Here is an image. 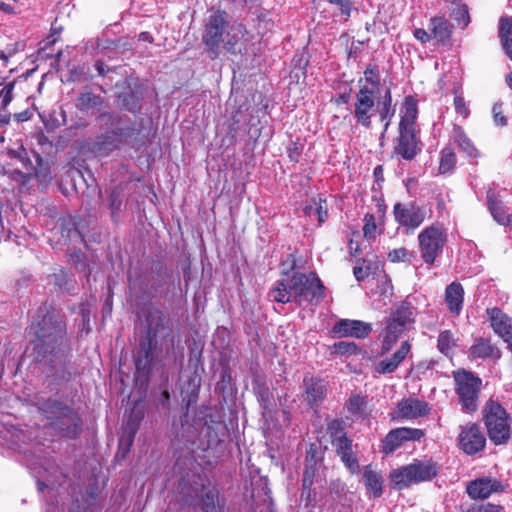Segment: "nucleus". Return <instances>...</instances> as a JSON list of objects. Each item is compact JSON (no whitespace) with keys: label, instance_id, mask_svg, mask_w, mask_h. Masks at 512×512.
<instances>
[{"label":"nucleus","instance_id":"nucleus-11","mask_svg":"<svg viewBox=\"0 0 512 512\" xmlns=\"http://www.w3.org/2000/svg\"><path fill=\"white\" fill-rule=\"evenodd\" d=\"M490 326L496 335L506 343L512 340V318L502 312L499 308L487 310Z\"/></svg>","mask_w":512,"mask_h":512},{"label":"nucleus","instance_id":"nucleus-57","mask_svg":"<svg viewBox=\"0 0 512 512\" xmlns=\"http://www.w3.org/2000/svg\"><path fill=\"white\" fill-rule=\"evenodd\" d=\"M4 142V137L0 135V144Z\"/></svg>","mask_w":512,"mask_h":512},{"label":"nucleus","instance_id":"nucleus-19","mask_svg":"<svg viewBox=\"0 0 512 512\" xmlns=\"http://www.w3.org/2000/svg\"><path fill=\"white\" fill-rule=\"evenodd\" d=\"M410 351L407 341L403 342L400 348L389 359L381 360L376 365V371L382 374L394 372Z\"/></svg>","mask_w":512,"mask_h":512},{"label":"nucleus","instance_id":"nucleus-46","mask_svg":"<svg viewBox=\"0 0 512 512\" xmlns=\"http://www.w3.org/2000/svg\"><path fill=\"white\" fill-rule=\"evenodd\" d=\"M397 339H398V337H396L395 335L393 336V334H390L389 332H387L385 330L383 344H382V352L386 353V352L390 351L392 349L393 345L395 344V342L397 341Z\"/></svg>","mask_w":512,"mask_h":512},{"label":"nucleus","instance_id":"nucleus-1","mask_svg":"<svg viewBox=\"0 0 512 512\" xmlns=\"http://www.w3.org/2000/svg\"><path fill=\"white\" fill-rule=\"evenodd\" d=\"M246 35V29L242 24L227 25L224 13L216 12L209 18L203 42L214 57L218 55L221 46L228 52L236 54L246 49Z\"/></svg>","mask_w":512,"mask_h":512},{"label":"nucleus","instance_id":"nucleus-28","mask_svg":"<svg viewBox=\"0 0 512 512\" xmlns=\"http://www.w3.org/2000/svg\"><path fill=\"white\" fill-rule=\"evenodd\" d=\"M488 206L496 222L512 228V214L507 213L502 204L494 201L490 195H488Z\"/></svg>","mask_w":512,"mask_h":512},{"label":"nucleus","instance_id":"nucleus-24","mask_svg":"<svg viewBox=\"0 0 512 512\" xmlns=\"http://www.w3.org/2000/svg\"><path fill=\"white\" fill-rule=\"evenodd\" d=\"M306 387L305 397L310 404H316L321 401L325 395V386L320 380L314 378H305Z\"/></svg>","mask_w":512,"mask_h":512},{"label":"nucleus","instance_id":"nucleus-41","mask_svg":"<svg viewBox=\"0 0 512 512\" xmlns=\"http://www.w3.org/2000/svg\"><path fill=\"white\" fill-rule=\"evenodd\" d=\"M409 256H410L409 251L404 247L394 249L388 253V259L391 262L406 261Z\"/></svg>","mask_w":512,"mask_h":512},{"label":"nucleus","instance_id":"nucleus-13","mask_svg":"<svg viewBox=\"0 0 512 512\" xmlns=\"http://www.w3.org/2000/svg\"><path fill=\"white\" fill-rule=\"evenodd\" d=\"M429 412L428 404L422 400L408 398L400 401L393 414L394 419H414L426 415Z\"/></svg>","mask_w":512,"mask_h":512},{"label":"nucleus","instance_id":"nucleus-56","mask_svg":"<svg viewBox=\"0 0 512 512\" xmlns=\"http://www.w3.org/2000/svg\"><path fill=\"white\" fill-rule=\"evenodd\" d=\"M508 344V348L511 350L512 352V340H510V342L507 343Z\"/></svg>","mask_w":512,"mask_h":512},{"label":"nucleus","instance_id":"nucleus-29","mask_svg":"<svg viewBox=\"0 0 512 512\" xmlns=\"http://www.w3.org/2000/svg\"><path fill=\"white\" fill-rule=\"evenodd\" d=\"M454 141L458 145V147L466 153V155L470 158L479 157V152L471 142V140L466 136L464 131L461 128H456L454 130Z\"/></svg>","mask_w":512,"mask_h":512},{"label":"nucleus","instance_id":"nucleus-47","mask_svg":"<svg viewBox=\"0 0 512 512\" xmlns=\"http://www.w3.org/2000/svg\"><path fill=\"white\" fill-rule=\"evenodd\" d=\"M493 118L497 125L499 126H505L506 125V118L502 115L501 106L496 104L493 107Z\"/></svg>","mask_w":512,"mask_h":512},{"label":"nucleus","instance_id":"nucleus-37","mask_svg":"<svg viewBox=\"0 0 512 512\" xmlns=\"http://www.w3.org/2000/svg\"><path fill=\"white\" fill-rule=\"evenodd\" d=\"M363 233L368 239H374L377 235V225L374 216L371 214L364 216Z\"/></svg>","mask_w":512,"mask_h":512},{"label":"nucleus","instance_id":"nucleus-32","mask_svg":"<svg viewBox=\"0 0 512 512\" xmlns=\"http://www.w3.org/2000/svg\"><path fill=\"white\" fill-rule=\"evenodd\" d=\"M407 321L408 318L405 315L398 313L388 320L385 330L393 336L399 337L405 330Z\"/></svg>","mask_w":512,"mask_h":512},{"label":"nucleus","instance_id":"nucleus-58","mask_svg":"<svg viewBox=\"0 0 512 512\" xmlns=\"http://www.w3.org/2000/svg\"><path fill=\"white\" fill-rule=\"evenodd\" d=\"M164 395H165V397H166V398H168V397H169L168 392H164Z\"/></svg>","mask_w":512,"mask_h":512},{"label":"nucleus","instance_id":"nucleus-14","mask_svg":"<svg viewBox=\"0 0 512 512\" xmlns=\"http://www.w3.org/2000/svg\"><path fill=\"white\" fill-rule=\"evenodd\" d=\"M30 329L44 343L61 338L63 331L61 323L53 322L51 316H45L37 325L32 323Z\"/></svg>","mask_w":512,"mask_h":512},{"label":"nucleus","instance_id":"nucleus-53","mask_svg":"<svg viewBox=\"0 0 512 512\" xmlns=\"http://www.w3.org/2000/svg\"><path fill=\"white\" fill-rule=\"evenodd\" d=\"M0 9L5 11V12H12V7L11 5L9 4H6V3H1L0 4Z\"/></svg>","mask_w":512,"mask_h":512},{"label":"nucleus","instance_id":"nucleus-8","mask_svg":"<svg viewBox=\"0 0 512 512\" xmlns=\"http://www.w3.org/2000/svg\"><path fill=\"white\" fill-rule=\"evenodd\" d=\"M460 448L466 454H475L481 451L486 444V438L476 424H467L461 429L458 437Z\"/></svg>","mask_w":512,"mask_h":512},{"label":"nucleus","instance_id":"nucleus-26","mask_svg":"<svg viewBox=\"0 0 512 512\" xmlns=\"http://www.w3.org/2000/svg\"><path fill=\"white\" fill-rule=\"evenodd\" d=\"M304 211L310 218L314 217L319 223H323L328 215L326 200L322 197L313 198Z\"/></svg>","mask_w":512,"mask_h":512},{"label":"nucleus","instance_id":"nucleus-7","mask_svg":"<svg viewBox=\"0 0 512 512\" xmlns=\"http://www.w3.org/2000/svg\"><path fill=\"white\" fill-rule=\"evenodd\" d=\"M395 221L403 228L406 233L413 232L418 228L426 218V208L414 203H397L393 209Z\"/></svg>","mask_w":512,"mask_h":512},{"label":"nucleus","instance_id":"nucleus-55","mask_svg":"<svg viewBox=\"0 0 512 512\" xmlns=\"http://www.w3.org/2000/svg\"><path fill=\"white\" fill-rule=\"evenodd\" d=\"M0 59L3 60L5 63L8 60L7 56L2 51H0Z\"/></svg>","mask_w":512,"mask_h":512},{"label":"nucleus","instance_id":"nucleus-35","mask_svg":"<svg viewBox=\"0 0 512 512\" xmlns=\"http://www.w3.org/2000/svg\"><path fill=\"white\" fill-rule=\"evenodd\" d=\"M257 396L264 409L263 417L266 418L270 415L272 410L273 395L267 388H261L257 391Z\"/></svg>","mask_w":512,"mask_h":512},{"label":"nucleus","instance_id":"nucleus-51","mask_svg":"<svg viewBox=\"0 0 512 512\" xmlns=\"http://www.w3.org/2000/svg\"><path fill=\"white\" fill-rule=\"evenodd\" d=\"M15 157L19 158L22 162H24V159L26 158V151L25 149L21 148L20 151L17 153H13Z\"/></svg>","mask_w":512,"mask_h":512},{"label":"nucleus","instance_id":"nucleus-34","mask_svg":"<svg viewBox=\"0 0 512 512\" xmlns=\"http://www.w3.org/2000/svg\"><path fill=\"white\" fill-rule=\"evenodd\" d=\"M455 346V339L450 331H443L438 337V348L441 353L449 355Z\"/></svg>","mask_w":512,"mask_h":512},{"label":"nucleus","instance_id":"nucleus-4","mask_svg":"<svg viewBox=\"0 0 512 512\" xmlns=\"http://www.w3.org/2000/svg\"><path fill=\"white\" fill-rule=\"evenodd\" d=\"M483 412L490 440L496 445L506 443L511 436V419L505 408L498 402L489 400Z\"/></svg>","mask_w":512,"mask_h":512},{"label":"nucleus","instance_id":"nucleus-16","mask_svg":"<svg viewBox=\"0 0 512 512\" xmlns=\"http://www.w3.org/2000/svg\"><path fill=\"white\" fill-rule=\"evenodd\" d=\"M400 123L399 130H413L416 131V119H417V103L416 100L408 96L405 98L400 108Z\"/></svg>","mask_w":512,"mask_h":512},{"label":"nucleus","instance_id":"nucleus-42","mask_svg":"<svg viewBox=\"0 0 512 512\" xmlns=\"http://www.w3.org/2000/svg\"><path fill=\"white\" fill-rule=\"evenodd\" d=\"M329 3L336 5L340 11L341 14L346 17V19L350 16L351 11V0H328Z\"/></svg>","mask_w":512,"mask_h":512},{"label":"nucleus","instance_id":"nucleus-45","mask_svg":"<svg viewBox=\"0 0 512 512\" xmlns=\"http://www.w3.org/2000/svg\"><path fill=\"white\" fill-rule=\"evenodd\" d=\"M13 89H14V84L9 83L1 90L0 95L2 97V104L4 107L7 106L12 101Z\"/></svg>","mask_w":512,"mask_h":512},{"label":"nucleus","instance_id":"nucleus-54","mask_svg":"<svg viewBox=\"0 0 512 512\" xmlns=\"http://www.w3.org/2000/svg\"><path fill=\"white\" fill-rule=\"evenodd\" d=\"M139 39L143 40V41H151V37H150L149 33H147V32L141 33L139 35Z\"/></svg>","mask_w":512,"mask_h":512},{"label":"nucleus","instance_id":"nucleus-30","mask_svg":"<svg viewBox=\"0 0 512 512\" xmlns=\"http://www.w3.org/2000/svg\"><path fill=\"white\" fill-rule=\"evenodd\" d=\"M366 399L360 395H351L348 399L345 409L347 413L353 418L362 417L366 407Z\"/></svg>","mask_w":512,"mask_h":512},{"label":"nucleus","instance_id":"nucleus-17","mask_svg":"<svg viewBox=\"0 0 512 512\" xmlns=\"http://www.w3.org/2000/svg\"><path fill=\"white\" fill-rule=\"evenodd\" d=\"M416 484L420 482L430 481L433 479L439 470L436 463L430 460H415L409 464Z\"/></svg>","mask_w":512,"mask_h":512},{"label":"nucleus","instance_id":"nucleus-15","mask_svg":"<svg viewBox=\"0 0 512 512\" xmlns=\"http://www.w3.org/2000/svg\"><path fill=\"white\" fill-rule=\"evenodd\" d=\"M418 151L416 131L399 130V140L395 152L406 160L413 159Z\"/></svg>","mask_w":512,"mask_h":512},{"label":"nucleus","instance_id":"nucleus-50","mask_svg":"<svg viewBox=\"0 0 512 512\" xmlns=\"http://www.w3.org/2000/svg\"><path fill=\"white\" fill-rule=\"evenodd\" d=\"M354 275L357 280H363L368 276V270L363 267H355L354 268Z\"/></svg>","mask_w":512,"mask_h":512},{"label":"nucleus","instance_id":"nucleus-31","mask_svg":"<svg viewBox=\"0 0 512 512\" xmlns=\"http://www.w3.org/2000/svg\"><path fill=\"white\" fill-rule=\"evenodd\" d=\"M500 36L506 54L512 60V20L504 19L501 21Z\"/></svg>","mask_w":512,"mask_h":512},{"label":"nucleus","instance_id":"nucleus-2","mask_svg":"<svg viewBox=\"0 0 512 512\" xmlns=\"http://www.w3.org/2000/svg\"><path fill=\"white\" fill-rule=\"evenodd\" d=\"M324 287L315 274L296 273L291 277L281 279L271 292V298L279 303L296 301L318 302L323 297Z\"/></svg>","mask_w":512,"mask_h":512},{"label":"nucleus","instance_id":"nucleus-49","mask_svg":"<svg viewBox=\"0 0 512 512\" xmlns=\"http://www.w3.org/2000/svg\"><path fill=\"white\" fill-rule=\"evenodd\" d=\"M133 442V436H129L127 439L122 438L119 443V449L123 452L122 457L130 450Z\"/></svg>","mask_w":512,"mask_h":512},{"label":"nucleus","instance_id":"nucleus-27","mask_svg":"<svg viewBox=\"0 0 512 512\" xmlns=\"http://www.w3.org/2000/svg\"><path fill=\"white\" fill-rule=\"evenodd\" d=\"M360 88H367L375 94H381V83L379 73L376 68L368 67L364 71V77L359 81Z\"/></svg>","mask_w":512,"mask_h":512},{"label":"nucleus","instance_id":"nucleus-43","mask_svg":"<svg viewBox=\"0 0 512 512\" xmlns=\"http://www.w3.org/2000/svg\"><path fill=\"white\" fill-rule=\"evenodd\" d=\"M334 349L340 354H353L356 352L357 347L354 343L339 342L334 345Z\"/></svg>","mask_w":512,"mask_h":512},{"label":"nucleus","instance_id":"nucleus-6","mask_svg":"<svg viewBox=\"0 0 512 512\" xmlns=\"http://www.w3.org/2000/svg\"><path fill=\"white\" fill-rule=\"evenodd\" d=\"M455 382L463 409L469 413L474 412L477 409L481 380L469 372L461 371L455 374Z\"/></svg>","mask_w":512,"mask_h":512},{"label":"nucleus","instance_id":"nucleus-22","mask_svg":"<svg viewBox=\"0 0 512 512\" xmlns=\"http://www.w3.org/2000/svg\"><path fill=\"white\" fill-rule=\"evenodd\" d=\"M464 291L460 284L451 283L445 291V301L451 313L458 315L462 309Z\"/></svg>","mask_w":512,"mask_h":512},{"label":"nucleus","instance_id":"nucleus-5","mask_svg":"<svg viewBox=\"0 0 512 512\" xmlns=\"http://www.w3.org/2000/svg\"><path fill=\"white\" fill-rule=\"evenodd\" d=\"M447 242V232L440 224H432L418 235L419 251L423 261L433 265Z\"/></svg>","mask_w":512,"mask_h":512},{"label":"nucleus","instance_id":"nucleus-12","mask_svg":"<svg viewBox=\"0 0 512 512\" xmlns=\"http://www.w3.org/2000/svg\"><path fill=\"white\" fill-rule=\"evenodd\" d=\"M332 332L339 337L364 338L371 332V326L368 323L359 320H340Z\"/></svg>","mask_w":512,"mask_h":512},{"label":"nucleus","instance_id":"nucleus-3","mask_svg":"<svg viewBox=\"0 0 512 512\" xmlns=\"http://www.w3.org/2000/svg\"><path fill=\"white\" fill-rule=\"evenodd\" d=\"M395 109L392 107L391 92L387 88L384 94H375L367 88H360L355 96L354 117L358 124L369 128L371 118L378 114L381 122L384 123L383 133H385L394 116Z\"/></svg>","mask_w":512,"mask_h":512},{"label":"nucleus","instance_id":"nucleus-36","mask_svg":"<svg viewBox=\"0 0 512 512\" xmlns=\"http://www.w3.org/2000/svg\"><path fill=\"white\" fill-rule=\"evenodd\" d=\"M452 14L460 26L466 27L469 24L470 18L466 5L457 4L453 9Z\"/></svg>","mask_w":512,"mask_h":512},{"label":"nucleus","instance_id":"nucleus-38","mask_svg":"<svg viewBox=\"0 0 512 512\" xmlns=\"http://www.w3.org/2000/svg\"><path fill=\"white\" fill-rule=\"evenodd\" d=\"M217 500V493L214 490H209L205 497H203V507L206 512H217L215 503Z\"/></svg>","mask_w":512,"mask_h":512},{"label":"nucleus","instance_id":"nucleus-40","mask_svg":"<svg viewBox=\"0 0 512 512\" xmlns=\"http://www.w3.org/2000/svg\"><path fill=\"white\" fill-rule=\"evenodd\" d=\"M454 107L455 111L462 118H467L469 115V108L464 98L460 95H456L454 97Z\"/></svg>","mask_w":512,"mask_h":512},{"label":"nucleus","instance_id":"nucleus-23","mask_svg":"<svg viewBox=\"0 0 512 512\" xmlns=\"http://www.w3.org/2000/svg\"><path fill=\"white\" fill-rule=\"evenodd\" d=\"M470 356L472 358H494L499 359L501 356L500 350L492 345L489 340L477 339L474 345L470 348Z\"/></svg>","mask_w":512,"mask_h":512},{"label":"nucleus","instance_id":"nucleus-21","mask_svg":"<svg viewBox=\"0 0 512 512\" xmlns=\"http://www.w3.org/2000/svg\"><path fill=\"white\" fill-rule=\"evenodd\" d=\"M389 479L392 488L396 490H403L416 484L409 464L393 469L389 474Z\"/></svg>","mask_w":512,"mask_h":512},{"label":"nucleus","instance_id":"nucleus-33","mask_svg":"<svg viewBox=\"0 0 512 512\" xmlns=\"http://www.w3.org/2000/svg\"><path fill=\"white\" fill-rule=\"evenodd\" d=\"M456 163V156L449 148H445L441 152L439 171L440 173L451 172Z\"/></svg>","mask_w":512,"mask_h":512},{"label":"nucleus","instance_id":"nucleus-10","mask_svg":"<svg viewBox=\"0 0 512 512\" xmlns=\"http://www.w3.org/2000/svg\"><path fill=\"white\" fill-rule=\"evenodd\" d=\"M504 487L496 479L493 478H478L470 482L466 488L467 494L472 499H485L493 493L503 491Z\"/></svg>","mask_w":512,"mask_h":512},{"label":"nucleus","instance_id":"nucleus-25","mask_svg":"<svg viewBox=\"0 0 512 512\" xmlns=\"http://www.w3.org/2000/svg\"><path fill=\"white\" fill-rule=\"evenodd\" d=\"M429 27L433 37L439 42L448 40L452 32L451 25L444 17L432 18Z\"/></svg>","mask_w":512,"mask_h":512},{"label":"nucleus","instance_id":"nucleus-48","mask_svg":"<svg viewBox=\"0 0 512 512\" xmlns=\"http://www.w3.org/2000/svg\"><path fill=\"white\" fill-rule=\"evenodd\" d=\"M413 35L421 43H426L431 39L430 34L422 28H416L413 31Z\"/></svg>","mask_w":512,"mask_h":512},{"label":"nucleus","instance_id":"nucleus-18","mask_svg":"<svg viewBox=\"0 0 512 512\" xmlns=\"http://www.w3.org/2000/svg\"><path fill=\"white\" fill-rule=\"evenodd\" d=\"M335 446L338 455H340L346 467L352 473L358 472L359 464L356 456L352 452V442L346 436H340L335 440Z\"/></svg>","mask_w":512,"mask_h":512},{"label":"nucleus","instance_id":"nucleus-39","mask_svg":"<svg viewBox=\"0 0 512 512\" xmlns=\"http://www.w3.org/2000/svg\"><path fill=\"white\" fill-rule=\"evenodd\" d=\"M35 175L38 182L43 185H47L52 179L49 167L44 166L42 163H39Z\"/></svg>","mask_w":512,"mask_h":512},{"label":"nucleus","instance_id":"nucleus-9","mask_svg":"<svg viewBox=\"0 0 512 512\" xmlns=\"http://www.w3.org/2000/svg\"><path fill=\"white\" fill-rule=\"evenodd\" d=\"M423 436L419 429L401 427L391 430L382 442V452L391 454L401 447L405 441L418 440Z\"/></svg>","mask_w":512,"mask_h":512},{"label":"nucleus","instance_id":"nucleus-44","mask_svg":"<svg viewBox=\"0 0 512 512\" xmlns=\"http://www.w3.org/2000/svg\"><path fill=\"white\" fill-rule=\"evenodd\" d=\"M471 512H503V507L492 503H483L473 507Z\"/></svg>","mask_w":512,"mask_h":512},{"label":"nucleus","instance_id":"nucleus-52","mask_svg":"<svg viewBox=\"0 0 512 512\" xmlns=\"http://www.w3.org/2000/svg\"><path fill=\"white\" fill-rule=\"evenodd\" d=\"M505 82L508 85V87L512 90V72L506 75Z\"/></svg>","mask_w":512,"mask_h":512},{"label":"nucleus","instance_id":"nucleus-20","mask_svg":"<svg viewBox=\"0 0 512 512\" xmlns=\"http://www.w3.org/2000/svg\"><path fill=\"white\" fill-rule=\"evenodd\" d=\"M362 478L367 493L370 496L378 498L382 495L383 477L379 472L375 471L371 465H368L364 468Z\"/></svg>","mask_w":512,"mask_h":512}]
</instances>
